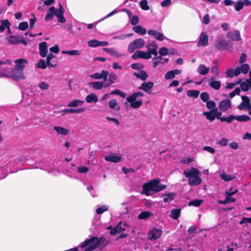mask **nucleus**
Returning <instances> with one entry per match:
<instances>
[{
	"mask_svg": "<svg viewBox=\"0 0 251 251\" xmlns=\"http://www.w3.org/2000/svg\"><path fill=\"white\" fill-rule=\"evenodd\" d=\"M54 129L60 135H67L69 133V130L67 128H64L59 126H55L53 127Z\"/></svg>",
	"mask_w": 251,
	"mask_h": 251,
	"instance_id": "nucleus-24",
	"label": "nucleus"
},
{
	"mask_svg": "<svg viewBox=\"0 0 251 251\" xmlns=\"http://www.w3.org/2000/svg\"><path fill=\"white\" fill-rule=\"evenodd\" d=\"M208 36L204 32H202L198 42L197 46L198 47H205L208 45Z\"/></svg>",
	"mask_w": 251,
	"mask_h": 251,
	"instance_id": "nucleus-13",
	"label": "nucleus"
},
{
	"mask_svg": "<svg viewBox=\"0 0 251 251\" xmlns=\"http://www.w3.org/2000/svg\"><path fill=\"white\" fill-rule=\"evenodd\" d=\"M209 71V69L208 67H206L203 64H201L199 65L198 68V72L199 73L202 75H207Z\"/></svg>",
	"mask_w": 251,
	"mask_h": 251,
	"instance_id": "nucleus-31",
	"label": "nucleus"
},
{
	"mask_svg": "<svg viewBox=\"0 0 251 251\" xmlns=\"http://www.w3.org/2000/svg\"><path fill=\"white\" fill-rule=\"evenodd\" d=\"M103 50L106 51L107 53L113 55V56H117L118 55V52L113 48H103Z\"/></svg>",
	"mask_w": 251,
	"mask_h": 251,
	"instance_id": "nucleus-49",
	"label": "nucleus"
},
{
	"mask_svg": "<svg viewBox=\"0 0 251 251\" xmlns=\"http://www.w3.org/2000/svg\"><path fill=\"white\" fill-rule=\"evenodd\" d=\"M234 6L236 11H240L244 7L242 0H238L236 2H234Z\"/></svg>",
	"mask_w": 251,
	"mask_h": 251,
	"instance_id": "nucleus-45",
	"label": "nucleus"
},
{
	"mask_svg": "<svg viewBox=\"0 0 251 251\" xmlns=\"http://www.w3.org/2000/svg\"><path fill=\"white\" fill-rule=\"evenodd\" d=\"M84 103V101L79 100H74L68 104L69 107H77V106L81 105Z\"/></svg>",
	"mask_w": 251,
	"mask_h": 251,
	"instance_id": "nucleus-39",
	"label": "nucleus"
},
{
	"mask_svg": "<svg viewBox=\"0 0 251 251\" xmlns=\"http://www.w3.org/2000/svg\"><path fill=\"white\" fill-rule=\"evenodd\" d=\"M9 42L11 44H17L19 43V39L14 36H10Z\"/></svg>",
	"mask_w": 251,
	"mask_h": 251,
	"instance_id": "nucleus-60",
	"label": "nucleus"
},
{
	"mask_svg": "<svg viewBox=\"0 0 251 251\" xmlns=\"http://www.w3.org/2000/svg\"><path fill=\"white\" fill-rule=\"evenodd\" d=\"M160 181L158 179H154L150 181L145 183L142 186V194H145L146 196L151 195L150 192L157 193L164 189L166 187V185H159Z\"/></svg>",
	"mask_w": 251,
	"mask_h": 251,
	"instance_id": "nucleus-1",
	"label": "nucleus"
},
{
	"mask_svg": "<svg viewBox=\"0 0 251 251\" xmlns=\"http://www.w3.org/2000/svg\"><path fill=\"white\" fill-rule=\"evenodd\" d=\"M85 100L88 103H91L92 102L96 103L98 101V97L95 94L92 93L86 96Z\"/></svg>",
	"mask_w": 251,
	"mask_h": 251,
	"instance_id": "nucleus-28",
	"label": "nucleus"
},
{
	"mask_svg": "<svg viewBox=\"0 0 251 251\" xmlns=\"http://www.w3.org/2000/svg\"><path fill=\"white\" fill-rule=\"evenodd\" d=\"M132 98L133 97L130 96L127 97V101L130 103V106L132 108L135 109L139 108L142 104V100H139L136 101V99Z\"/></svg>",
	"mask_w": 251,
	"mask_h": 251,
	"instance_id": "nucleus-10",
	"label": "nucleus"
},
{
	"mask_svg": "<svg viewBox=\"0 0 251 251\" xmlns=\"http://www.w3.org/2000/svg\"><path fill=\"white\" fill-rule=\"evenodd\" d=\"M105 241V238L104 237L99 238L97 236H93L82 242L80 248L82 249L84 248L85 251H91L97 248L104 243Z\"/></svg>",
	"mask_w": 251,
	"mask_h": 251,
	"instance_id": "nucleus-3",
	"label": "nucleus"
},
{
	"mask_svg": "<svg viewBox=\"0 0 251 251\" xmlns=\"http://www.w3.org/2000/svg\"><path fill=\"white\" fill-rule=\"evenodd\" d=\"M231 102L229 99H226L222 100L219 105V109L223 111H226L231 107Z\"/></svg>",
	"mask_w": 251,
	"mask_h": 251,
	"instance_id": "nucleus-16",
	"label": "nucleus"
},
{
	"mask_svg": "<svg viewBox=\"0 0 251 251\" xmlns=\"http://www.w3.org/2000/svg\"><path fill=\"white\" fill-rule=\"evenodd\" d=\"M175 193L173 192L167 193L165 195V197L163 199V201L164 202H167L169 201H172L175 199Z\"/></svg>",
	"mask_w": 251,
	"mask_h": 251,
	"instance_id": "nucleus-36",
	"label": "nucleus"
},
{
	"mask_svg": "<svg viewBox=\"0 0 251 251\" xmlns=\"http://www.w3.org/2000/svg\"><path fill=\"white\" fill-rule=\"evenodd\" d=\"M104 83L102 81L90 82L88 85L93 87L95 90H99L102 88Z\"/></svg>",
	"mask_w": 251,
	"mask_h": 251,
	"instance_id": "nucleus-23",
	"label": "nucleus"
},
{
	"mask_svg": "<svg viewBox=\"0 0 251 251\" xmlns=\"http://www.w3.org/2000/svg\"><path fill=\"white\" fill-rule=\"evenodd\" d=\"M77 169L78 172L80 173H86L89 170L88 168L85 166H79Z\"/></svg>",
	"mask_w": 251,
	"mask_h": 251,
	"instance_id": "nucleus-64",
	"label": "nucleus"
},
{
	"mask_svg": "<svg viewBox=\"0 0 251 251\" xmlns=\"http://www.w3.org/2000/svg\"><path fill=\"white\" fill-rule=\"evenodd\" d=\"M11 77L13 79L16 81L25 78L24 71L15 68H13L11 71Z\"/></svg>",
	"mask_w": 251,
	"mask_h": 251,
	"instance_id": "nucleus-7",
	"label": "nucleus"
},
{
	"mask_svg": "<svg viewBox=\"0 0 251 251\" xmlns=\"http://www.w3.org/2000/svg\"><path fill=\"white\" fill-rule=\"evenodd\" d=\"M88 46L91 47H97L99 46V41L95 39H93L88 41Z\"/></svg>",
	"mask_w": 251,
	"mask_h": 251,
	"instance_id": "nucleus-56",
	"label": "nucleus"
},
{
	"mask_svg": "<svg viewBox=\"0 0 251 251\" xmlns=\"http://www.w3.org/2000/svg\"><path fill=\"white\" fill-rule=\"evenodd\" d=\"M240 92H241L240 88L239 87H237L235 88V89L233 91H232V92L229 93V96L230 98H232L236 95H239Z\"/></svg>",
	"mask_w": 251,
	"mask_h": 251,
	"instance_id": "nucleus-58",
	"label": "nucleus"
},
{
	"mask_svg": "<svg viewBox=\"0 0 251 251\" xmlns=\"http://www.w3.org/2000/svg\"><path fill=\"white\" fill-rule=\"evenodd\" d=\"M11 24L8 20H3L1 21V25H0V31L3 32L6 28L10 31V26Z\"/></svg>",
	"mask_w": 251,
	"mask_h": 251,
	"instance_id": "nucleus-27",
	"label": "nucleus"
},
{
	"mask_svg": "<svg viewBox=\"0 0 251 251\" xmlns=\"http://www.w3.org/2000/svg\"><path fill=\"white\" fill-rule=\"evenodd\" d=\"M133 30L136 33L141 35L146 34L147 32L146 29L140 25L134 26Z\"/></svg>",
	"mask_w": 251,
	"mask_h": 251,
	"instance_id": "nucleus-26",
	"label": "nucleus"
},
{
	"mask_svg": "<svg viewBox=\"0 0 251 251\" xmlns=\"http://www.w3.org/2000/svg\"><path fill=\"white\" fill-rule=\"evenodd\" d=\"M104 159L106 161L114 163H117L122 161V157L115 155L114 153L111 155L105 156Z\"/></svg>",
	"mask_w": 251,
	"mask_h": 251,
	"instance_id": "nucleus-21",
	"label": "nucleus"
},
{
	"mask_svg": "<svg viewBox=\"0 0 251 251\" xmlns=\"http://www.w3.org/2000/svg\"><path fill=\"white\" fill-rule=\"evenodd\" d=\"M14 62L17 64L15 65L14 68L18 69V70L24 71V70L25 68V66L24 64H27L28 61L27 60L24 58H20L16 59L14 61Z\"/></svg>",
	"mask_w": 251,
	"mask_h": 251,
	"instance_id": "nucleus-15",
	"label": "nucleus"
},
{
	"mask_svg": "<svg viewBox=\"0 0 251 251\" xmlns=\"http://www.w3.org/2000/svg\"><path fill=\"white\" fill-rule=\"evenodd\" d=\"M148 34L150 35H152L154 37V38L158 41H162L164 39V35L158 32L157 31L153 29H150L148 31Z\"/></svg>",
	"mask_w": 251,
	"mask_h": 251,
	"instance_id": "nucleus-17",
	"label": "nucleus"
},
{
	"mask_svg": "<svg viewBox=\"0 0 251 251\" xmlns=\"http://www.w3.org/2000/svg\"><path fill=\"white\" fill-rule=\"evenodd\" d=\"M137 52L139 53V56L141 58L148 59L151 57V55H150L148 51L144 52L141 50H137Z\"/></svg>",
	"mask_w": 251,
	"mask_h": 251,
	"instance_id": "nucleus-44",
	"label": "nucleus"
},
{
	"mask_svg": "<svg viewBox=\"0 0 251 251\" xmlns=\"http://www.w3.org/2000/svg\"><path fill=\"white\" fill-rule=\"evenodd\" d=\"M226 37L228 39L236 42L242 40L240 31L234 30L228 31L226 33Z\"/></svg>",
	"mask_w": 251,
	"mask_h": 251,
	"instance_id": "nucleus-6",
	"label": "nucleus"
},
{
	"mask_svg": "<svg viewBox=\"0 0 251 251\" xmlns=\"http://www.w3.org/2000/svg\"><path fill=\"white\" fill-rule=\"evenodd\" d=\"M28 27V24L27 22H22L19 24L18 28L20 30H25Z\"/></svg>",
	"mask_w": 251,
	"mask_h": 251,
	"instance_id": "nucleus-48",
	"label": "nucleus"
},
{
	"mask_svg": "<svg viewBox=\"0 0 251 251\" xmlns=\"http://www.w3.org/2000/svg\"><path fill=\"white\" fill-rule=\"evenodd\" d=\"M141 9L144 10H148L150 8L147 0H142L140 2Z\"/></svg>",
	"mask_w": 251,
	"mask_h": 251,
	"instance_id": "nucleus-53",
	"label": "nucleus"
},
{
	"mask_svg": "<svg viewBox=\"0 0 251 251\" xmlns=\"http://www.w3.org/2000/svg\"><path fill=\"white\" fill-rule=\"evenodd\" d=\"M151 213L150 211H143L141 212L138 215V219L140 220H147L151 216Z\"/></svg>",
	"mask_w": 251,
	"mask_h": 251,
	"instance_id": "nucleus-37",
	"label": "nucleus"
},
{
	"mask_svg": "<svg viewBox=\"0 0 251 251\" xmlns=\"http://www.w3.org/2000/svg\"><path fill=\"white\" fill-rule=\"evenodd\" d=\"M110 94V95H118L120 97H121L122 98H125L126 96V94L124 92H123L118 89H115V90L111 92Z\"/></svg>",
	"mask_w": 251,
	"mask_h": 251,
	"instance_id": "nucleus-54",
	"label": "nucleus"
},
{
	"mask_svg": "<svg viewBox=\"0 0 251 251\" xmlns=\"http://www.w3.org/2000/svg\"><path fill=\"white\" fill-rule=\"evenodd\" d=\"M175 77L174 75V73L173 72L172 70L168 72L166 74L165 76V78L166 79H170L173 78Z\"/></svg>",
	"mask_w": 251,
	"mask_h": 251,
	"instance_id": "nucleus-63",
	"label": "nucleus"
},
{
	"mask_svg": "<svg viewBox=\"0 0 251 251\" xmlns=\"http://www.w3.org/2000/svg\"><path fill=\"white\" fill-rule=\"evenodd\" d=\"M217 110L218 108H215L214 109L210 110V111L204 112L203 114L206 117V118L208 120L210 121H213L215 119L214 111Z\"/></svg>",
	"mask_w": 251,
	"mask_h": 251,
	"instance_id": "nucleus-29",
	"label": "nucleus"
},
{
	"mask_svg": "<svg viewBox=\"0 0 251 251\" xmlns=\"http://www.w3.org/2000/svg\"><path fill=\"white\" fill-rule=\"evenodd\" d=\"M235 120L240 122H245L249 121L251 120V118L245 115H236L235 116Z\"/></svg>",
	"mask_w": 251,
	"mask_h": 251,
	"instance_id": "nucleus-35",
	"label": "nucleus"
},
{
	"mask_svg": "<svg viewBox=\"0 0 251 251\" xmlns=\"http://www.w3.org/2000/svg\"><path fill=\"white\" fill-rule=\"evenodd\" d=\"M200 93V91L196 90H189L186 91V95L187 96L194 99L197 98Z\"/></svg>",
	"mask_w": 251,
	"mask_h": 251,
	"instance_id": "nucleus-33",
	"label": "nucleus"
},
{
	"mask_svg": "<svg viewBox=\"0 0 251 251\" xmlns=\"http://www.w3.org/2000/svg\"><path fill=\"white\" fill-rule=\"evenodd\" d=\"M131 68L134 70H141L144 68V65L141 63H133L131 64Z\"/></svg>",
	"mask_w": 251,
	"mask_h": 251,
	"instance_id": "nucleus-47",
	"label": "nucleus"
},
{
	"mask_svg": "<svg viewBox=\"0 0 251 251\" xmlns=\"http://www.w3.org/2000/svg\"><path fill=\"white\" fill-rule=\"evenodd\" d=\"M200 97L203 102H206L209 99V95L207 92H202L200 95Z\"/></svg>",
	"mask_w": 251,
	"mask_h": 251,
	"instance_id": "nucleus-52",
	"label": "nucleus"
},
{
	"mask_svg": "<svg viewBox=\"0 0 251 251\" xmlns=\"http://www.w3.org/2000/svg\"><path fill=\"white\" fill-rule=\"evenodd\" d=\"M239 67L240 68L241 73L243 74H247L250 69L249 65L246 63L242 64L240 66H239Z\"/></svg>",
	"mask_w": 251,
	"mask_h": 251,
	"instance_id": "nucleus-40",
	"label": "nucleus"
},
{
	"mask_svg": "<svg viewBox=\"0 0 251 251\" xmlns=\"http://www.w3.org/2000/svg\"><path fill=\"white\" fill-rule=\"evenodd\" d=\"M183 174L188 179V184L191 186H197L201 183L202 180L200 176L201 173L195 167H191L184 171Z\"/></svg>",
	"mask_w": 251,
	"mask_h": 251,
	"instance_id": "nucleus-2",
	"label": "nucleus"
},
{
	"mask_svg": "<svg viewBox=\"0 0 251 251\" xmlns=\"http://www.w3.org/2000/svg\"><path fill=\"white\" fill-rule=\"evenodd\" d=\"M108 106L110 108L118 111L120 109V106L118 104V101L116 99H112L108 102Z\"/></svg>",
	"mask_w": 251,
	"mask_h": 251,
	"instance_id": "nucleus-25",
	"label": "nucleus"
},
{
	"mask_svg": "<svg viewBox=\"0 0 251 251\" xmlns=\"http://www.w3.org/2000/svg\"><path fill=\"white\" fill-rule=\"evenodd\" d=\"M56 13V9L54 6L50 7L47 11V14L45 17V20L46 21L52 20L53 18V15H55Z\"/></svg>",
	"mask_w": 251,
	"mask_h": 251,
	"instance_id": "nucleus-19",
	"label": "nucleus"
},
{
	"mask_svg": "<svg viewBox=\"0 0 251 251\" xmlns=\"http://www.w3.org/2000/svg\"><path fill=\"white\" fill-rule=\"evenodd\" d=\"M108 72L105 70H102L101 73H96L90 75V77L94 79H103L104 81L107 79Z\"/></svg>",
	"mask_w": 251,
	"mask_h": 251,
	"instance_id": "nucleus-12",
	"label": "nucleus"
},
{
	"mask_svg": "<svg viewBox=\"0 0 251 251\" xmlns=\"http://www.w3.org/2000/svg\"><path fill=\"white\" fill-rule=\"evenodd\" d=\"M144 39L138 38L133 40L128 46V51L129 53H133L136 49H141L145 46Z\"/></svg>",
	"mask_w": 251,
	"mask_h": 251,
	"instance_id": "nucleus-4",
	"label": "nucleus"
},
{
	"mask_svg": "<svg viewBox=\"0 0 251 251\" xmlns=\"http://www.w3.org/2000/svg\"><path fill=\"white\" fill-rule=\"evenodd\" d=\"M213 46L218 50H227L231 46L228 43L226 40L219 37L216 39L213 44Z\"/></svg>",
	"mask_w": 251,
	"mask_h": 251,
	"instance_id": "nucleus-5",
	"label": "nucleus"
},
{
	"mask_svg": "<svg viewBox=\"0 0 251 251\" xmlns=\"http://www.w3.org/2000/svg\"><path fill=\"white\" fill-rule=\"evenodd\" d=\"M39 54L42 57L47 56L48 52V46L47 42L44 41L39 44Z\"/></svg>",
	"mask_w": 251,
	"mask_h": 251,
	"instance_id": "nucleus-14",
	"label": "nucleus"
},
{
	"mask_svg": "<svg viewBox=\"0 0 251 251\" xmlns=\"http://www.w3.org/2000/svg\"><path fill=\"white\" fill-rule=\"evenodd\" d=\"M138 23H139L138 17L136 15L133 16L130 20L131 24L133 25H136L138 24Z\"/></svg>",
	"mask_w": 251,
	"mask_h": 251,
	"instance_id": "nucleus-62",
	"label": "nucleus"
},
{
	"mask_svg": "<svg viewBox=\"0 0 251 251\" xmlns=\"http://www.w3.org/2000/svg\"><path fill=\"white\" fill-rule=\"evenodd\" d=\"M47 62L44 59H41L37 64V67L44 69L47 68Z\"/></svg>",
	"mask_w": 251,
	"mask_h": 251,
	"instance_id": "nucleus-50",
	"label": "nucleus"
},
{
	"mask_svg": "<svg viewBox=\"0 0 251 251\" xmlns=\"http://www.w3.org/2000/svg\"><path fill=\"white\" fill-rule=\"evenodd\" d=\"M158 53L159 54V56H165L168 54V49L166 47H162L159 50Z\"/></svg>",
	"mask_w": 251,
	"mask_h": 251,
	"instance_id": "nucleus-57",
	"label": "nucleus"
},
{
	"mask_svg": "<svg viewBox=\"0 0 251 251\" xmlns=\"http://www.w3.org/2000/svg\"><path fill=\"white\" fill-rule=\"evenodd\" d=\"M181 209H173L170 214V217L174 220H177L180 216Z\"/></svg>",
	"mask_w": 251,
	"mask_h": 251,
	"instance_id": "nucleus-30",
	"label": "nucleus"
},
{
	"mask_svg": "<svg viewBox=\"0 0 251 251\" xmlns=\"http://www.w3.org/2000/svg\"><path fill=\"white\" fill-rule=\"evenodd\" d=\"M206 102V107L209 109H211V110H213L216 107V103L215 101H213V100H210V101H207Z\"/></svg>",
	"mask_w": 251,
	"mask_h": 251,
	"instance_id": "nucleus-55",
	"label": "nucleus"
},
{
	"mask_svg": "<svg viewBox=\"0 0 251 251\" xmlns=\"http://www.w3.org/2000/svg\"><path fill=\"white\" fill-rule=\"evenodd\" d=\"M154 83L152 81L144 82L139 87L140 90H142L147 94H151L150 90L153 88Z\"/></svg>",
	"mask_w": 251,
	"mask_h": 251,
	"instance_id": "nucleus-9",
	"label": "nucleus"
},
{
	"mask_svg": "<svg viewBox=\"0 0 251 251\" xmlns=\"http://www.w3.org/2000/svg\"><path fill=\"white\" fill-rule=\"evenodd\" d=\"M85 110V108L84 107H79L76 109L73 108H68L64 109L63 111L66 113H80L84 112Z\"/></svg>",
	"mask_w": 251,
	"mask_h": 251,
	"instance_id": "nucleus-32",
	"label": "nucleus"
},
{
	"mask_svg": "<svg viewBox=\"0 0 251 251\" xmlns=\"http://www.w3.org/2000/svg\"><path fill=\"white\" fill-rule=\"evenodd\" d=\"M235 120V116L233 115H229L226 117H223L222 118L221 122H226L227 123H230L232 121Z\"/></svg>",
	"mask_w": 251,
	"mask_h": 251,
	"instance_id": "nucleus-46",
	"label": "nucleus"
},
{
	"mask_svg": "<svg viewBox=\"0 0 251 251\" xmlns=\"http://www.w3.org/2000/svg\"><path fill=\"white\" fill-rule=\"evenodd\" d=\"M133 75L137 78L142 80V81H145L148 77V75L147 73L144 70H140V73L134 72Z\"/></svg>",
	"mask_w": 251,
	"mask_h": 251,
	"instance_id": "nucleus-22",
	"label": "nucleus"
},
{
	"mask_svg": "<svg viewBox=\"0 0 251 251\" xmlns=\"http://www.w3.org/2000/svg\"><path fill=\"white\" fill-rule=\"evenodd\" d=\"M122 222H119L117 226L113 227V228L110 231V234L111 235H114L116 234L117 233L121 232V229H122Z\"/></svg>",
	"mask_w": 251,
	"mask_h": 251,
	"instance_id": "nucleus-34",
	"label": "nucleus"
},
{
	"mask_svg": "<svg viewBox=\"0 0 251 251\" xmlns=\"http://www.w3.org/2000/svg\"><path fill=\"white\" fill-rule=\"evenodd\" d=\"M221 178L225 181H230L232 180V177L229 175H227L225 173H223L220 175Z\"/></svg>",
	"mask_w": 251,
	"mask_h": 251,
	"instance_id": "nucleus-61",
	"label": "nucleus"
},
{
	"mask_svg": "<svg viewBox=\"0 0 251 251\" xmlns=\"http://www.w3.org/2000/svg\"><path fill=\"white\" fill-rule=\"evenodd\" d=\"M64 12H56L55 15L57 17L59 22L64 23L66 22V19L63 16Z\"/></svg>",
	"mask_w": 251,
	"mask_h": 251,
	"instance_id": "nucleus-43",
	"label": "nucleus"
},
{
	"mask_svg": "<svg viewBox=\"0 0 251 251\" xmlns=\"http://www.w3.org/2000/svg\"><path fill=\"white\" fill-rule=\"evenodd\" d=\"M242 102L247 106L248 110L251 108V101L249 98L246 96H241Z\"/></svg>",
	"mask_w": 251,
	"mask_h": 251,
	"instance_id": "nucleus-41",
	"label": "nucleus"
},
{
	"mask_svg": "<svg viewBox=\"0 0 251 251\" xmlns=\"http://www.w3.org/2000/svg\"><path fill=\"white\" fill-rule=\"evenodd\" d=\"M108 209V207L105 205H101L96 209V213L98 214H101Z\"/></svg>",
	"mask_w": 251,
	"mask_h": 251,
	"instance_id": "nucleus-51",
	"label": "nucleus"
},
{
	"mask_svg": "<svg viewBox=\"0 0 251 251\" xmlns=\"http://www.w3.org/2000/svg\"><path fill=\"white\" fill-rule=\"evenodd\" d=\"M215 78L212 76L208 80V85L215 90H219L221 87V82L218 80H214Z\"/></svg>",
	"mask_w": 251,
	"mask_h": 251,
	"instance_id": "nucleus-18",
	"label": "nucleus"
},
{
	"mask_svg": "<svg viewBox=\"0 0 251 251\" xmlns=\"http://www.w3.org/2000/svg\"><path fill=\"white\" fill-rule=\"evenodd\" d=\"M240 87L241 89L243 91H248L251 87L246 82H242L240 84Z\"/></svg>",
	"mask_w": 251,
	"mask_h": 251,
	"instance_id": "nucleus-59",
	"label": "nucleus"
},
{
	"mask_svg": "<svg viewBox=\"0 0 251 251\" xmlns=\"http://www.w3.org/2000/svg\"><path fill=\"white\" fill-rule=\"evenodd\" d=\"M203 200L201 199H195L190 201L188 203V205L198 207L200 206Z\"/></svg>",
	"mask_w": 251,
	"mask_h": 251,
	"instance_id": "nucleus-38",
	"label": "nucleus"
},
{
	"mask_svg": "<svg viewBox=\"0 0 251 251\" xmlns=\"http://www.w3.org/2000/svg\"><path fill=\"white\" fill-rule=\"evenodd\" d=\"M162 234V230L161 229L153 228L149 233V239H157L159 238Z\"/></svg>",
	"mask_w": 251,
	"mask_h": 251,
	"instance_id": "nucleus-11",
	"label": "nucleus"
},
{
	"mask_svg": "<svg viewBox=\"0 0 251 251\" xmlns=\"http://www.w3.org/2000/svg\"><path fill=\"white\" fill-rule=\"evenodd\" d=\"M146 47L147 49V51L150 55H151V54H153L154 56L157 55L158 52L157 49L158 48V45L155 41L148 43Z\"/></svg>",
	"mask_w": 251,
	"mask_h": 251,
	"instance_id": "nucleus-8",
	"label": "nucleus"
},
{
	"mask_svg": "<svg viewBox=\"0 0 251 251\" xmlns=\"http://www.w3.org/2000/svg\"><path fill=\"white\" fill-rule=\"evenodd\" d=\"M162 59V58L161 56H155V57H154L153 58H152V63H153V65H152V67L153 68H155L157 67V66L158 65V63H161V60Z\"/></svg>",
	"mask_w": 251,
	"mask_h": 251,
	"instance_id": "nucleus-42",
	"label": "nucleus"
},
{
	"mask_svg": "<svg viewBox=\"0 0 251 251\" xmlns=\"http://www.w3.org/2000/svg\"><path fill=\"white\" fill-rule=\"evenodd\" d=\"M108 76V82L105 83L104 85L105 88L108 87L115 83L118 79V76L113 73L109 74Z\"/></svg>",
	"mask_w": 251,
	"mask_h": 251,
	"instance_id": "nucleus-20",
	"label": "nucleus"
}]
</instances>
